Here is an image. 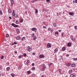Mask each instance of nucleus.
<instances>
[{
  "label": "nucleus",
  "mask_w": 77,
  "mask_h": 77,
  "mask_svg": "<svg viewBox=\"0 0 77 77\" xmlns=\"http://www.w3.org/2000/svg\"><path fill=\"white\" fill-rule=\"evenodd\" d=\"M11 26H13L15 28L18 27H19V26L18 25H17L14 23H11Z\"/></svg>",
  "instance_id": "1"
},
{
  "label": "nucleus",
  "mask_w": 77,
  "mask_h": 77,
  "mask_svg": "<svg viewBox=\"0 0 77 77\" xmlns=\"http://www.w3.org/2000/svg\"><path fill=\"white\" fill-rule=\"evenodd\" d=\"M27 50H28V51L29 52H30L32 51V48H30V46H28L27 47Z\"/></svg>",
  "instance_id": "2"
},
{
  "label": "nucleus",
  "mask_w": 77,
  "mask_h": 77,
  "mask_svg": "<svg viewBox=\"0 0 77 77\" xmlns=\"http://www.w3.org/2000/svg\"><path fill=\"white\" fill-rule=\"evenodd\" d=\"M31 30L32 31L35 32H37V29H36V28H32L31 29Z\"/></svg>",
  "instance_id": "3"
},
{
  "label": "nucleus",
  "mask_w": 77,
  "mask_h": 77,
  "mask_svg": "<svg viewBox=\"0 0 77 77\" xmlns=\"http://www.w3.org/2000/svg\"><path fill=\"white\" fill-rule=\"evenodd\" d=\"M42 66H43V68H42V71L45 70V69L46 68V67H45V64H43L42 65Z\"/></svg>",
  "instance_id": "4"
},
{
  "label": "nucleus",
  "mask_w": 77,
  "mask_h": 77,
  "mask_svg": "<svg viewBox=\"0 0 77 77\" xmlns=\"http://www.w3.org/2000/svg\"><path fill=\"white\" fill-rule=\"evenodd\" d=\"M39 57L40 59H44V55L41 54L39 55Z\"/></svg>",
  "instance_id": "5"
},
{
  "label": "nucleus",
  "mask_w": 77,
  "mask_h": 77,
  "mask_svg": "<svg viewBox=\"0 0 77 77\" xmlns=\"http://www.w3.org/2000/svg\"><path fill=\"white\" fill-rule=\"evenodd\" d=\"M47 46L48 48H51V45L50 44V43H48Z\"/></svg>",
  "instance_id": "6"
},
{
  "label": "nucleus",
  "mask_w": 77,
  "mask_h": 77,
  "mask_svg": "<svg viewBox=\"0 0 77 77\" xmlns=\"http://www.w3.org/2000/svg\"><path fill=\"white\" fill-rule=\"evenodd\" d=\"M72 44V43H71V42H69L67 44V46L68 47H70V46Z\"/></svg>",
  "instance_id": "7"
},
{
  "label": "nucleus",
  "mask_w": 77,
  "mask_h": 77,
  "mask_svg": "<svg viewBox=\"0 0 77 77\" xmlns=\"http://www.w3.org/2000/svg\"><path fill=\"white\" fill-rule=\"evenodd\" d=\"M66 50V48L65 47H63L62 48V50L63 51H65Z\"/></svg>",
  "instance_id": "8"
},
{
  "label": "nucleus",
  "mask_w": 77,
  "mask_h": 77,
  "mask_svg": "<svg viewBox=\"0 0 77 77\" xmlns=\"http://www.w3.org/2000/svg\"><path fill=\"white\" fill-rule=\"evenodd\" d=\"M70 38L72 40V41H75V39H73V36H70Z\"/></svg>",
  "instance_id": "9"
},
{
  "label": "nucleus",
  "mask_w": 77,
  "mask_h": 77,
  "mask_svg": "<svg viewBox=\"0 0 77 77\" xmlns=\"http://www.w3.org/2000/svg\"><path fill=\"white\" fill-rule=\"evenodd\" d=\"M16 31L17 34H19V33H20V30H19V29H17Z\"/></svg>",
  "instance_id": "10"
},
{
  "label": "nucleus",
  "mask_w": 77,
  "mask_h": 77,
  "mask_svg": "<svg viewBox=\"0 0 77 77\" xmlns=\"http://www.w3.org/2000/svg\"><path fill=\"white\" fill-rule=\"evenodd\" d=\"M15 14V11L14 10H13V13H12V15L13 16H14Z\"/></svg>",
  "instance_id": "11"
},
{
  "label": "nucleus",
  "mask_w": 77,
  "mask_h": 77,
  "mask_svg": "<svg viewBox=\"0 0 77 77\" xmlns=\"http://www.w3.org/2000/svg\"><path fill=\"white\" fill-rule=\"evenodd\" d=\"M69 15H71V16H72V15H74V13H73V12H69Z\"/></svg>",
  "instance_id": "12"
},
{
  "label": "nucleus",
  "mask_w": 77,
  "mask_h": 77,
  "mask_svg": "<svg viewBox=\"0 0 77 77\" xmlns=\"http://www.w3.org/2000/svg\"><path fill=\"white\" fill-rule=\"evenodd\" d=\"M72 72V70H70L69 71V74H71Z\"/></svg>",
  "instance_id": "13"
},
{
  "label": "nucleus",
  "mask_w": 77,
  "mask_h": 77,
  "mask_svg": "<svg viewBox=\"0 0 77 77\" xmlns=\"http://www.w3.org/2000/svg\"><path fill=\"white\" fill-rule=\"evenodd\" d=\"M70 77H75V76L73 74H71L70 75Z\"/></svg>",
  "instance_id": "14"
},
{
  "label": "nucleus",
  "mask_w": 77,
  "mask_h": 77,
  "mask_svg": "<svg viewBox=\"0 0 77 77\" xmlns=\"http://www.w3.org/2000/svg\"><path fill=\"white\" fill-rule=\"evenodd\" d=\"M6 70L7 71H9L10 70V67H8L6 68Z\"/></svg>",
  "instance_id": "15"
},
{
  "label": "nucleus",
  "mask_w": 77,
  "mask_h": 77,
  "mask_svg": "<svg viewBox=\"0 0 77 77\" xmlns=\"http://www.w3.org/2000/svg\"><path fill=\"white\" fill-rule=\"evenodd\" d=\"M11 6H13V5L14 4V2H11Z\"/></svg>",
  "instance_id": "16"
},
{
  "label": "nucleus",
  "mask_w": 77,
  "mask_h": 77,
  "mask_svg": "<svg viewBox=\"0 0 77 77\" xmlns=\"http://www.w3.org/2000/svg\"><path fill=\"white\" fill-rule=\"evenodd\" d=\"M8 14H11V12H12V11H11V10L9 9L8 10Z\"/></svg>",
  "instance_id": "17"
},
{
  "label": "nucleus",
  "mask_w": 77,
  "mask_h": 77,
  "mask_svg": "<svg viewBox=\"0 0 77 77\" xmlns=\"http://www.w3.org/2000/svg\"><path fill=\"white\" fill-rule=\"evenodd\" d=\"M58 51V49L57 48H56L54 50V53H56V52H57Z\"/></svg>",
  "instance_id": "18"
},
{
  "label": "nucleus",
  "mask_w": 77,
  "mask_h": 77,
  "mask_svg": "<svg viewBox=\"0 0 77 77\" xmlns=\"http://www.w3.org/2000/svg\"><path fill=\"white\" fill-rule=\"evenodd\" d=\"M53 26H54V27H56V26H57L56 23H53Z\"/></svg>",
  "instance_id": "19"
},
{
  "label": "nucleus",
  "mask_w": 77,
  "mask_h": 77,
  "mask_svg": "<svg viewBox=\"0 0 77 77\" xmlns=\"http://www.w3.org/2000/svg\"><path fill=\"white\" fill-rule=\"evenodd\" d=\"M75 66V63H73L72 64V67H74Z\"/></svg>",
  "instance_id": "20"
},
{
  "label": "nucleus",
  "mask_w": 77,
  "mask_h": 77,
  "mask_svg": "<svg viewBox=\"0 0 77 77\" xmlns=\"http://www.w3.org/2000/svg\"><path fill=\"white\" fill-rule=\"evenodd\" d=\"M15 44H17V43L16 42H14V43L12 44L11 45H15Z\"/></svg>",
  "instance_id": "21"
},
{
  "label": "nucleus",
  "mask_w": 77,
  "mask_h": 77,
  "mask_svg": "<svg viewBox=\"0 0 77 77\" xmlns=\"http://www.w3.org/2000/svg\"><path fill=\"white\" fill-rule=\"evenodd\" d=\"M20 36H17L16 37V39L17 40H19V39H20Z\"/></svg>",
  "instance_id": "22"
},
{
  "label": "nucleus",
  "mask_w": 77,
  "mask_h": 77,
  "mask_svg": "<svg viewBox=\"0 0 77 77\" xmlns=\"http://www.w3.org/2000/svg\"><path fill=\"white\" fill-rule=\"evenodd\" d=\"M30 63V61L29 60H27V65H29V63Z\"/></svg>",
  "instance_id": "23"
},
{
  "label": "nucleus",
  "mask_w": 77,
  "mask_h": 77,
  "mask_svg": "<svg viewBox=\"0 0 77 77\" xmlns=\"http://www.w3.org/2000/svg\"><path fill=\"white\" fill-rule=\"evenodd\" d=\"M70 65H71V64L70 63H67L66 65L67 66H69Z\"/></svg>",
  "instance_id": "24"
},
{
  "label": "nucleus",
  "mask_w": 77,
  "mask_h": 77,
  "mask_svg": "<svg viewBox=\"0 0 77 77\" xmlns=\"http://www.w3.org/2000/svg\"><path fill=\"white\" fill-rule=\"evenodd\" d=\"M25 39H26V37H23L21 39V40H22V41H24V40Z\"/></svg>",
  "instance_id": "25"
},
{
  "label": "nucleus",
  "mask_w": 77,
  "mask_h": 77,
  "mask_svg": "<svg viewBox=\"0 0 77 77\" xmlns=\"http://www.w3.org/2000/svg\"><path fill=\"white\" fill-rule=\"evenodd\" d=\"M38 9H36L35 10V14H37V13H38Z\"/></svg>",
  "instance_id": "26"
},
{
  "label": "nucleus",
  "mask_w": 77,
  "mask_h": 77,
  "mask_svg": "<svg viewBox=\"0 0 77 77\" xmlns=\"http://www.w3.org/2000/svg\"><path fill=\"white\" fill-rule=\"evenodd\" d=\"M23 21H24V20H23V19H22L20 20V23H23Z\"/></svg>",
  "instance_id": "27"
},
{
  "label": "nucleus",
  "mask_w": 77,
  "mask_h": 77,
  "mask_svg": "<svg viewBox=\"0 0 77 77\" xmlns=\"http://www.w3.org/2000/svg\"><path fill=\"white\" fill-rule=\"evenodd\" d=\"M14 16L15 18H18V16H17V14H15V15Z\"/></svg>",
  "instance_id": "28"
},
{
  "label": "nucleus",
  "mask_w": 77,
  "mask_h": 77,
  "mask_svg": "<svg viewBox=\"0 0 77 77\" xmlns=\"http://www.w3.org/2000/svg\"><path fill=\"white\" fill-rule=\"evenodd\" d=\"M0 14L1 15H3V13L2 12V10H0Z\"/></svg>",
  "instance_id": "29"
},
{
  "label": "nucleus",
  "mask_w": 77,
  "mask_h": 77,
  "mask_svg": "<svg viewBox=\"0 0 77 77\" xmlns=\"http://www.w3.org/2000/svg\"><path fill=\"white\" fill-rule=\"evenodd\" d=\"M59 33V32L57 31H56L55 32V35H57V34H58Z\"/></svg>",
  "instance_id": "30"
},
{
  "label": "nucleus",
  "mask_w": 77,
  "mask_h": 77,
  "mask_svg": "<svg viewBox=\"0 0 77 77\" xmlns=\"http://www.w3.org/2000/svg\"><path fill=\"white\" fill-rule=\"evenodd\" d=\"M23 56L24 57H26V54L24 53V54H23Z\"/></svg>",
  "instance_id": "31"
},
{
  "label": "nucleus",
  "mask_w": 77,
  "mask_h": 77,
  "mask_svg": "<svg viewBox=\"0 0 77 77\" xmlns=\"http://www.w3.org/2000/svg\"><path fill=\"white\" fill-rule=\"evenodd\" d=\"M11 76L13 77H14V74L12 73H11Z\"/></svg>",
  "instance_id": "32"
},
{
  "label": "nucleus",
  "mask_w": 77,
  "mask_h": 77,
  "mask_svg": "<svg viewBox=\"0 0 77 77\" xmlns=\"http://www.w3.org/2000/svg\"><path fill=\"white\" fill-rule=\"evenodd\" d=\"M21 67H22L21 66H19L18 69H21Z\"/></svg>",
  "instance_id": "33"
},
{
  "label": "nucleus",
  "mask_w": 77,
  "mask_h": 77,
  "mask_svg": "<svg viewBox=\"0 0 77 77\" xmlns=\"http://www.w3.org/2000/svg\"><path fill=\"white\" fill-rule=\"evenodd\" d=\"M3 58H4V56H2L1 57V59H3Z\"/></svg>",
  "instance_id": "34"
},
{
  "label": "nucleus",
  "mask_w": 77,
  "mask_h": 77,
  "mask_svg": "<svg viewBox=\"0 0 77 77\" xmlns=\"http://www.w3.org/2000/svg\"><path fill=\"white\" fill-rule=\"evenodd\" d=\"M27 73L28 74H30V71H28Z\"/></svg>",
  "instance_id": "35"
},
{
  "label": "nucleus",
  "mask_w": 77,
  "mask_h": 77,
  "mask_svg": "<svg viewBox=\"0 0 77 77\" xmlns=\"http://www.w3.org/2000/svg\"><path fill=\"white\" fill-rule=\"evenodd\" d=\"M73 60H74V61H75L76 60V58H73Z\"/></svg>",
  "instance_id": "36"
},
{
  "label": "nucleus",
  "mask_w": 77,
  "mask_h": 77,
  "mask_svg": "<svg viewBox=\"0 0 77 77\" xmlns=\"http://www.w3.org/2000/svg\"><path fill=\"white\" fill-rule=\"evenodd\" d=\"M16 24H18V20H16Z\"/></svg>",
  "instance_id": "37"
},
{
  "label": "nucleus",
  "mask_w": 77,
  "mask_h": 77,
  "mask_svg": "<svg viewBox=\"0 0 77 77\" xmlns=\"http://www.w3.org/2000/svg\"><path fill=\"white\" fill-rule=\"evenodd\" d=\"M34 36H35V34L34 33H32V35L31 36H32V37H33Z\"/></svg>",
  "instance_id": "38"
},
{
  "label": "nucleus",
  "mask_w": 77,
  "mask_h": 77,
  "mask_svg": "<svg viewBox=\"0 0 77 77\" xmlns=\"http://www.w3.org/2000/svg\"><path fill=\"white\" fill-rule=\"evenodd\" d=\"M35 1H36V0H33L31 1V2H32V3H34Z\"/></svg>",
  "instance_id": "39"
},
{
  "label": "nucleus",
  "mask_w": 77,
  "mask_h": 77,
  "mask_svg": "<svg viewBox=\"0 0 77 77\" xmlns=\"http://www.w3.org/2000/svg\"><path fill=\"white\" fill-rule=\"evenodd\" d=\"M74 28H75V30H77V26H75Z\"/></svg>",
  "instance_id": "40"
},
{
  "label": "nucleus",
  "mask_w": 77,
  "mask_h": 77,
  "mask_svg": "<svg viewBox=\"0 0 77 77\" xmlns=\"http://www.w3.org/2000/svg\"><path fill=\"white\" fill-rule=\"evenodd\" d=\"M6 38H8L9 37V35H8V34H7L6 35Z\"/></svg>",
  "instance_id": "41"
},
{
  "label": "nucleus",
  "mask_w": 77,
  "mask_h": 77,
  "mask_svg": "<svg viewBox=\"0 0 77 77\" xmlns=\"http://www.w3.org/2000/svg\"><path fill=\"white\" fill-rule=\"evenodd\" d=\"M35 67H32V70H35Z\"/></svg>",
  "instance_id": "42"
},
{
  "label": "nucleus",
  "mask_w": 77,
  "mask_h": 77,
  "mask_svg": "<svg viewBox=\"0 0 77 77\" xmlns=\"http://www.w3.org/2000/svg\"><path fill=\"white\" fill-rule=\"evenodd\" d=\"M64 34V33L62 32V36L63 37V35Z\"/></svg>",
  "instance_id": "43"
},
{
  "label": "nucleus",
  "mask_w": 77,
  "mask_h": 77,
  "mask_svg": "<svg viewBox=\"0 0 77 77\" xmlns=\"http://www.w3.org/2000/svg\"><path fill=\"white\" fill-rule=\"evenodd\" d=\"M34 40H36V37H34L33 38Z\"/></svg>",
  "instance_id": "44"
},
{
  "label": "nucleus",
  "mask_w": 77,
  "mask_h": 77,
  "mask_svg": "<svg viewBox=\"0 0 77 77\" xmlns=\"http://www.w3.org/2000/svg\"><path fill=\"white\" fill-rule=\"evenodd\" d=\"M48 30H51V28H48Z\"/></svg>",
  "instance_id": "45"
},
{
  "label": "nucleus",
  "mask_w": 77,
  "mask_h": 77,
  "mask_svg": "<svg viewBox=\"0 0 77 77\" xmlns=\"http://www.w3.org/2000/svg\"><path fill=\"white\" fill-rule=\"evenodd\" d=\"M59 72H61L62 71V70L61 69H60L59 70Z\"/></svg>",
  "instance_id": "46"
},
{
  "label": "nucleus",
  "mask_w": 77,
  "mask_h": 77,
  "mask_svg": "<svg viewBox=\"0 0 77 77\" xmlns=\"http://www.w3.org/2000/svg\"><path fill=\"white\" fill-rule=\"evenodd\" d=\"M42 11L43 12H45L46 10H45V9H43Z\"/></svg>",
  "instance_id": "47"
},
{
  "label": "nucleus",
  "mask_w": 77,
  "mask_h": 77,
  "mask_svg": "<svg viewBox=\"0 0 77 77\" xmlns=\"http://www.w3.org/2000/svg\"><path fill=\"white\" fill-rule=\"evenodd\" d=\"M50 0H46L47 2H50Z\"/></svg>",
  "instance_id": "48"
},
{
  "label": "nucleus",
  "mask_w": 77,
  "mask_h": 77,
  "mask_svg": "<svg viewBox=\"0 0 77 77\" xmlns=\"http://www.w3.org/2000/svg\"><path fill=\"white\" fill-rule=\"evenodd\" d=\"M43 29H45V28H46V26H43Z\"/></svg>",
  "instance_id": "49"
},
{
  "label": "nucleus",
  "mask_w": 77,
  "mask_h": 77,
  "mask_svg": "<svg viewBox=\"0 0 77 77\" xmlns=\"http://www.w3.org/2000/svg\"><path fill=\"white\" fill-rule=\"evenodd\" d=\"M69 54H67L66 55V57H69Z\"/></svg>",
  "instance_id": "50"
},
{
  "label": "nucleus",
  "mask_w": 77,
  "mask_h": 77,
  "mask_svg": "<svg viewBox=\"0 0 77 77\" xmlns=\"http://www.w3.org/2000/svg\"><path fill=\"white\" fill-rule=\"evenodd\" d=\"M49 11V10H46L45 12H48Z\"/></svg>",
  "instance_id": "51"
},
{
  "label": "nucleus",
  "mask_w": 77,
  "mask_h": 77,
  "mask_svg": "<svg viewBox=\"0 0 77 77\" xmlns=\"http://www.w3.org/2000/svg\"><path fill=\"white\" fill-rule=\"evenodd\" d=\"M14 53H15L16 54H17V51H14Z\"/></svg>",
  "instance_id": "52"
},
{
  "label": "nucleus",
  "mask_w": 77,
  "mask_h": 77,
  "mask_svg": "<svg viewBox=\"0 0 77 77\" xmlns=\"http://www.w3.org/2000/svg\"><path fill=\"white\" fill-rule=\"evenodd\" d=\"M75 3H77V0H75Z\"/></svg>",
  "instance_id": "53"
},
{
  "label": "nucleus",
  "mask_w": 77,
  "mask_h": 77,
  "mask_svg": "<svg viewBox=\"0 0 77 77\" xmlns=\"http://www.w3.org/2000/svg\"><path fill=\"white\" fill-rule=\"evenodd\" d=\"M32 77H34L35 76V75H34V74H32Z\"/></svg>",
  "instance_id": "54"
},
{
  "label": "nucleus",
  "mask_w": 77,
  "mask_h": 77,
  "mask_svg": "<svg viewBox=\"0 0 77 77\" xmlns=\"http://www.w3.org/2000/svg\"><path fill=\"white\" fill-rule=\"evenodd\" d=\"M34 65H35V64H34V63H32V66H34Z\"/></svg>",
  "instance_id": "55"
},
{
  "label": "nucleus",
  "mask_w": 77,
  "mask_h": 77,
  "mask_svg": "<svg viewBox=\"0 0 77 77\" xmlns=\"http://www.w3.org/2000/svg\"><path fill=\"white\" fill-rule=\"evenodd\" d=\"M32 54L34 55V56H35V54L34 53H33Z\"/></svg>",
  "instance_id": "56"
},
{
  "label": "nucleus",
  "mask_w": 77,
  "mask_h": 77,
  "mask_svg": "<svg viewBox=\"0 0 77 77\" xmlns=\"http://www.w3.org/2000/svg\"><path fill=\"white\" fill-rule=\"evenodd\" d=\"M10 1H11V2H14V0H10Z\"/></svg>",
  "instance_id": "57"
},
{
  "label": "nucleus",
  "mask_w": 77,
  "mask_h": 77,
  "mask_svg": "<svg viewBox=\"0 0 77 77\" xmlns=\"http://www.w3.org/2000/svg\"><path fill=\"white\" fill-rule=\"evenodd\" d=\"M2 67H0V70H2Z\"/></svg>",
  "instance_id": "58"
},
{
  "label": "nucleus",
  "mask_w": 77,
  "mask_h": 77,
  "mask_svg": "<svg viewBox=\"0 0 77 77\" xmlns=\"http://www.w3.org/2000/svg\"><path fill=\"white\" fill-rule=\"evenodd\" d=\"M18 57L19 59H21V57L20 56H19Z\"/></svg>",
  "instance_id": "59"
},
{
  "label": "nucleus",
  "mask_w": 77,
  "mask_h": 77,
  "mask_svg": "<svg viewBox=\"0 0 77 77\" xmlns=\"http://www.w3.org/2000/svg\"><path fill=\"white\" fill-rule=\"evenodd\" d=\"M58 31L59 32H61V30H60V29Z\"/></svg>",
  "instance_id": "60"
},
{
  "label": "nucleus",
  "mask_w": 77,
  "mask_h": 77,
  "mask_svg": "<svg viewBox=\"0 0 77 77\" xmlns=\"http://www.w3.org/2000/svg\"><path fill=\"white\" fill-rule=\"evenodd\" d=\"M9 18L10 20H11V19H12V17H9Z\"/></svg>",
  "instance_id": "61"
},
{
  "label": "nucleus",
  "mask_w": 77,
  "mask_h": 77,
  "mask_svg": "<svg viewBox=\"0 0 77 77\" xmlns=\"http://www.w3.org/2000/svg\"><path fill=\"white\" fill-rule=\"evenodd\" d=\"M52 63H51L50 64H49V65L50 66V65H52Z\"/></svg>",
  "instance_id": "62"
},
{
  "label": "nucleus",
  "mask_w": 77,
  "mask_h": 77,
  "mask_svg": "<svg viewBox=\"0 0 77 77\" xmlns=\"http://www.w3.org/2000/svg\"><path fill=\"white\" fill-rule=\"evenodd\" d=\"M73 3H75V1L73 0Z\"/></svg>",
  "instance_id": "63"
},
{
  "label": "nucleus",
  "mask_w": 77,
  "mask_h": 77,
  "mask_svg": "<svg viewBox=\"0 0 77 77\" xmlns=\"http://www.w3.org/2000/svg\"><path fill=\"white\" fill-rule=\"evenodd\" d=\"M44 75H43L41 77H44Z\"/></svg>",
  "instance_id": "64"
}]
</instances>
